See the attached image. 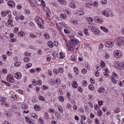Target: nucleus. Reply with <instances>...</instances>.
Listing matches in <instances>:
<instances>
[{
	"label": "nucleus",
	"instance_id": "f257e3e1",
	"mask_svg": "<svg viewBox=\"0 0 124 124\" xmlns=\"http://www.w3.org/2000/svg\"><path fill=\"white\" fill-rule=\"evenodd\" d=\"M70 40L68 41L69 47L68 48L69 51H73L74 49L78 50L80 47V43L78 39L75 38L74 35L69 36Z\"/></svg>",
	"mask_w": 124,
	"mask_h": 124
},
{
	"label": "nucleus",
	"instance_id": "f03ea898",
	"mask_svg": "<svg viewBox=\"0 0 124 124\" xmlns=\"http://www.w3.org/2000/svg\"><path fill=\"white\" fill-rule=\"evenodd\" d=\"M6 80L8 82L10 83H14V77L13 75L9 74L6 77Z\"/></svg>",
	"mask_w": 124,
	"mask_h": 124
},
{
	"label": "nucleus",
	"instance_id": "7ed1b4c3",
	"mask_svg": "<svg viewBox=\"0 0 124 124\" xmlns=\"http://www.w3.org/2000/svg\"><path fill=\"white\" fill-rule=\"evenodd\" d=\"M113 55L115 58H122L123 53L120 50H115L113 53Z\"/></svg>",
	"mask_w": 124,
	"mask_h": 124
},
{
	"label": "nucleus",
	"instance_id": "20e7f679",
	"mask_svg": "<svg viewBox=\"0 0 124 124\" xmlns=\"http://www.w3.org/2000/svg\"><path fill=\"white\" fill-rule=\"evenodd\" d=\"M105 46L108 48H112L114 46V43L110 41H106L105 43Z\"/></svg>",
	"mask_w": 124,
	"mask_h": 124
},
{
	"label": "nucleus",
	"instance_id": "39448f33",
	"mask_svg": "<svg viewBox=\"0 0 124 124\" xmlns=\"http://www.w3.org/2000/svg\"><path fill=\"white\" fill-rule=\"evenodd\" d=\"M11 11H10V10H3L1 12V16H2V17H5V16H6V15H7V14H9V13H11Z\"/></svg>",
	"mask_w": 124,
	"mask_h": 124
},
{
	"label": "nucleus",
	"instance_id": "423d86ee",
	"mask_svg": "<svg viewBox=\"0 0 124 124\" xmlns=\"http://www.w3.org/2000/svg\"><path fill=\"white\" fill-rule=\"evenodd\" d=\"M95 21H97V23H102L103 22V19L100 16H96L94 18Z\"/></svg>",
	"mask_w": 124,
	"mask_h": 124
},
{
	"label": "nucleus",
	"instance_id": "0eeeda50",
	"mask_svg": "<svg viewBox=\"0 0 124 124\" xmlns=\"http://www.w3.org/2000/svg\"><path fill=\"white\" fill-rule=\"evenodd\" d=\"M7 4H8V5L10 6V7H14V6H15V2H14L12 0L8 1Z\"/></svg>",
	"mask_w": 124,
	"mask_h": 124
},
{
	"label": "nucleus",
	"instance_id": "6e6552de",
	"mask_svg": "<svg viewBox=\"0 0 124 124\" xmlns=\"http://www.w3.org/2000/svg\"><path fill=\"white\" fill-rule=\"evenodd\" d=\"M15 77L16 79H21L22 78V74L20 72H18L15 74Z\"/></svg>",
	"mask_w": 124,
	"mask_h": 124
},
{
	"label": "nucleus",
	"instance_id": "1a4fd4ad",
	"mask_svg": "<svg viewBox=\"0 0 124 124\" xmlns=\"http://www.w3.org/2000/svg\"><path fill=\"white\" fill-rule=\"evenodd\" d=\"M92 5H93V1L92 0L88 1V2L86 4V7H88L89 8H92Z\"/></svg>",
	"mask_w": 124,
	"mask_h": 124
},
{
	"label": "nucleus",
	"instance_id": "9d476101",
	"mask_svg": "<svg viewBox=\"0 0 124 124\" xmlns=\"http://www.w3.org/2000/svg\"><path fill=\"white\" fill-rule=\"evenodd\" d=\"M97 91L98 93H104V92H105V89L104 88V87H101L98 89Z\"/></svg>",
	"mask_w": 124,
	"mask_h": 124
},
{
	"label": "nucleus",
	"instance_id": "9b49d317",
	"mask_svg": "<svg viewBox=\"0 0 124 124\" xmlns=\"http://www.w3.org/2000/svg\"><path fill=\"white\" fill-rule=\"evenodd\" d=\"M77 14L78 16H82V15H84L85 14V12L79 10L77 11Z\"/></svg>",
	"mask_w": 124,
	"mask_h": 124
},
{
	"label": "nucleus",
	"instance_id": "f8f14e48",
	"mask_svg": "<svg viewBox=\"0 0 124 124\" xmlns=\"http://www.w3.org/2000/svg\"><path fill=\"white\" fill-rule=\"evenodd\" d=\"M115 67L116 69H119V70H122V65L120 63H116L115 65Z\"/></svg>",
	"mask_w": 124,
	"mask_h": 124
},
{
	"label": "nucleus",
	"instance_id": "ddd939ff",
	"mask_svg": "<svg viewBox=\"0 0 124 124\" xmlns=\"http://www.w3.org/2000/svg\"><path fill=\"white\" fill-rule=\"evenodd\" d=\"M97 29V28H96V27H95L94 26H91L89 27V29L90 30V31H92L93 32H94Z\"/></svg>",
	"mask_w": 124,
	"mask_h": 124
},
{
	"label": "nucleus",
	"instance_id": "4468645a",
	"mask_svg": "<svg viewBox=\"0 0 124 124\" xmlns=\"http://www.w3.org/2000/svg\"><path fill=\"white\" fill-rule=\"evenodd\" d=\"M25 120L27 123H28L30 124H32V122H31V118L29 117H26Z\"/></svg>",
	"mask_w": 124,
	"mask_h": 124
},
{
	"label": "nucleus",
	"instance_id": "2eb2a0df",
	"mask_svg": "<svg viewBox=\"0 0 124 124\" xmlns=\"http://www.w3.org/2000/svg\"><path fill=\"white\" fill-rule=\"evenodd\" d=\"M36 21H37V24L38 25L41 24V23H43V22H44V21H43V19H42V18H37Z\"/></svg>",
	"mask_w": 124,
	"mask_h": 124
},
{
	"label": "nucleus",
	"instance_id": "dca6fc26",
	"mask_svg": "<svg viewBox=\"0 0 124 124\" xmlns=\"http://www.w3.org/2000/svg\"><path fill=\"white\" fill-rule=\"evenodd\" d=\"M47 46H48V47H50V48H53V47H54L53 42H52L51 41H48L47 43Z\"/></svg>",
	"mask_w": 124,
	"mask_h": 124
},
{
	"label": "nucleus",
	"instance_id": "f3484780",
	"mask_svg": "<svg viewBox=\"0 0 124 124\" xmlns=\"http://www.w3.org/2000/svg\"><path fill=\"white\" fill-rule=\"evenodd\" d=\"M70 7L71 8H73L74 9H75V8L77 7V6L76 5V4H75L74 2H71L70 3Z\"/></svg>",
	"mask_w": 124,
	"mask_h": 124
},
{
	"label": "nucleus",
	"instance_id": "a211bd4d",
	"mask_svg": "<svg viewBox=\"0 0 124 124\" xmlns=\"http://www.w3.org/2000/svg\"><path fill=\"white\" fill-rule=\"evenodd\" d=\"M72 87L75 89H77L78 88V84H77V82L76 81H74Z\"/></svg>",
	"mask_w": 124,
	"mask_h": 124
},
{
	"label": "nucleus",
	"instance_id": "6ab92c4d",
	"mask_svg": "<svg viewBox=\"0 0 124 124\" xmlns=\"http://www.w3.org/2000/svg\"><path fill=\"white\" fill-rule=\"evenodd\" d=\"M34 108L36 111H40V107L37 105L34 106Z\"/></svg>",
	"mask_w": 124,
	"mask_h": 124
},
{
	"label": "nucleus",
	"instance_id": "aec40b11",
	"mask_svg": "<svg viewBox=\"0 0 124 124\" xmlns=\"http://www.w3.org/2000/svg\"><path fill=\"white\" fill-rule=\"evenodd\" d=\"M6 115L7 117V118H9L12 116V112L10 111H6Z\"/></svg>",
	"mask_w": 124,
	"mask_h": 124
},
{
	"label": "nucleus",
	"instance_id": "412c9836",
	"mask_svg": "<svg viewBox=\"0 0 124 124\" xmlns=\"http://www.w3.org/2000/svg\"><path fill=\"white\" fill-rule=\"evenodd\" d=\"M1 83H3V84H5L6 86H8V87H10L11 86V84H10L9 82H7L6 81H4L3 80H1Z\"/></svg>",
	"mask_w": 124,
	"mask_h": 124
},
{
	"label": "nucleus",
	"instance_id": "4be33fe9",
	"mask_svg": "<svg viewBox=\"0 0 124 124\" xmlns=\"http://www.w3.org/2000/svg\"><path fill=\"white\" fill-rule=\"evenodd\" d=\"M21 107L23 109H28L29 107L28 106V105L26 104H24L21 105Z\"/></svg>",
	"mask_w": 124,
	"mask_h": 124
},
{
	"label": "nucleus",
	"instance_id": "5701e85b",
	"mask_svg": "<svg viewBox=\"0 0 124 124\" xmlns=\"http://www.w3.org/2000/svg\"><path fill=\"white\" fill-rule=\"evenodd\" d=\"M112 75L113 77H115V79H119V76H118V74L115 72L112 73Z\"/></svg>",
	"mask_w": 124,
	"mask_h": 124
},
{
	"label": "nucleus",
	"instance_id": "b1692460",
	"mask_svg": "<svg viewBox=\"0 0 124 124\" xmlns=\"http://www.w3.org/2000/svg\"><path fill=\"white\" fill-rule=\"evenodd\" d=\"M102 14L104 15V16H107V17H109V14L107 12V11H103L102 12Z\"/></svg>",
	"mask_w": 124,
	"mask_h": 124
},
{
	"label": "nucleus",
	"instance_id": "393cba45",
	"mask_svg": "<svg viewBox=\"0 0 124 124\" xmlns=\"http://www.w3.org/2000/svg\"><path fill=\"white\" fill-rule=\"evenodd\" d=\"M18 36H22L23 37L24 35H25V32H24L23 31H19L18 33Z\"/></svg>",
	"mask_w": 124,
	"mask_h": 124
},
{
	"label": "nucleus",
	"instance_id": "a878e982",
	"mask_svg": "<svg viewBox=\"0 0 124 124\" xmlns=\"http://www.w3.org/2000/svg\"><path fill=\"white\" fill-rule=\"evenodd\" d=\"M74 71L75 73H76V74L78 75V73L79 72V71H78V68H77V67H75L74 68Z\"/></svg>",
	"mask_w": 124,
	"mask_h": 124
},
{
	"label": "nucleus",
	"instance_id": "bb28decb",
	"mask_svg": "<svg viewBox=\"0 0 124 124\" xmlns=\"http://www.w3.org/2000/svg\"><path fill=\"white\" fill-rule=\"evenodd\" d=\"M58 110L59 111H60V112H61V114H62V113H63V109H62V106H59Z\"/></svg>",
	"mask_w": 124,
	"mask_h": 124
},
{
	"label": "nucleus",
	"instance_id": "cd10ccee",
	"mask_svg": "<svg viewBox=\"0 0 124 124\" xmlns=\"http://www.w3.org/2000/svg\"><path fill=\"white\" fill-rule=\"evenodd\" d=\"M89 89L91 90V91H93V90H94V87L93 85L90 84L89 85Z\"/></svg>",
	"mask_w": 124,
	"mask_h": 124
},
{
	"label": "nucleus",
	"instance_id": "c85d7f7f",
	"mask_svg": "<svg viewBox=\"0 0 124 124\" xmlns=\"http://www.w3.org/2000/svg\"><path fill=\"white\" fill-rule=\"evenodd\" d=\"M60 59H63L65 57V54L62 53V52L60 53Z\"/></svg>",
	"mask_w": 124,
	"mask_h": 124
},
{
	"label": "nucleus",
	"instance_id": "c756f323",
	"mask_svg": "<svg viewBox=\"0 0 124 124\" xmlns=\"http://www.w3.org/2000/svg\"><path fill=\"white\" fill-rule=\"evenodd\" d=\"M23 60L25 62H30V57H25Z\"/></svg>",
	"mask_w": 124,
	"mask_h": 124
},
{
	"label": "nucleus",
	"instance_id": "7c9ffc66",
	"mask_svg": "<svg viewBox=\"0 0 124 124\" xmlns=\"http://www.w3.org/2000/svg\"><path fill=\"white\" fill-rule=\"evenodd\" d=\"M82 85L84 87H87V86H88V82L87 81L83 80L82 81Z\"/></svg>",
	"mask_w": 124,
	"mask_h": 124
},
{
	"label": "nucleus",
	"instance_id": "2f4dec72",
	"mask_svg": "<svg viewBox=\"0 0 124 124\" xmlns=\"http://www.w3.org/2000/svg\"><path fill=\"white\" fill-rule=\"evenodd\" d=\"M59 100H60V101H61L62 102H63V101H64V98L62 96H59Z\"/></svg>",
	"mask_w": 124,
	"mask_h": 124
},
{
	"label": "nucleus",
	"instance_id": "473e14b6",
	"mask_svg": "<svg viewBox=\"0 0 124 124\" xmlns=\"http://www.w3.org/2000/svg\"><path fill=\"white\" fill-rule=\"evenodd\" d=\"M50 4H51L52 6H55V7L58 6V4L56 2H52L50 3Z\"/></svg>",
	"mask_w": 124,
	"mask_h": 124
},
{
	"label": "nucleus",
	"instance_id": "72a5a7b5",
	"mask_svg": "<svg viewBox=\"0 0 124 124\" xmlns=\"http://www.w3.org/2000/svg\"><path fill=\"white\" fill-rule=\"evenodd\" d=\"M56 83L57 84V85H60L61 83H62V81L60 79H56L55 80Z\"/></svg>",
	"mask_w": 124,
	"mask_h": 124
},
{
	"label": "nucleus",
	"instance_id": "f704fd0d",
	"mask_svg": "<svg viewBox=\"0 0 124 124\" xmlns=\"http://www.w3.org/2000/svg\"><path fill=\"white\" fill-rule=\"evenodd\" d=\"M99 33H100V31L98 29L94 32V34H96V35H98Z\"/></svg>",
	"mask_w": 124,
	"mask_h": 124
},
{
	"label": "nucleus",
	"instance_id": "c9c22d12",
	"mask_svg": "<svg viewBox=\"0 0 124 124\" xmlns=\"http://www.w3.org/2000/svg\"><path fill=\"white\" fill-rule=\"evenodd\" d=\"M98 116H99V117H101L102 116V110H99L98 111Z\"/></svg>",
	"mask_w": 124,
	"mask_h": 124
},
{
	"label": "nucleus",
	"instance_id": "e433bc0d",
	"mask_svg": "<svg viewBox=\"0 0 124 124\" xmlns=\"http://www.w3.org/2000/svg\"><path fill=\"white\" fill-rule=\"evenodd\" d=\"M38 1L40 2V4H38V5H42L44 3H45V1L43 0H38Z\"/></svg>",
	"mask_w": 124,
	"mask_h": 124
},
{
	"label": "nucleus",
	"instance_id": "4c0bfd02",
	"mask_svg": "<svg viewBox=\"0 0 124 124\" xmlns=\"http://www.w3.org/2000/svg\"><path fill=\"white\" fill-rule=\"evenodd\" d=\"M111 81L113 82V83H114V84H116V79H115V77H110Z\"/></svg>",
	"mask_w": 124,
	"mask_h": 124
},
{
	"label": "nucleus",
	"instance_id": "58836bf2",
	"mask_svg": "<svg viewBox=\"0 0 124 124\" xmlns=\"http://www.w3.org/2000/svg\"><path fill=\"white\" fill-rule=\"evenodd\" d=\"M39 98L40 100H41L42 101H45V98L43 96H40Z\"/></svg>",
	"mask_w": 124,
	"mask_h": 124
},
{
	"label": "nucleus",
	"instance_id": "ea45409f",
	"mask_svg": "<svg viewBox=\"0 0 124 124\" xmlns=\"http://www.w3.org/2000/svg\"><path fill=\"white\" fill-rule=\"evenodd\" d=\"M32 65V64L31 63H28L26 66H25V67L26 68H30V67H31V66Z\"/></svg>",
	"mask_w": 124,
	"mask_h": 124
},
{
	"label": "nucleus",
	"instance_id": "a19ab883",
	"mask_svg": "<svg viewBox=\"0 0 124 124\" xmlns=\"http://www.w3.org/2000/svg\"><path fill=\"white\" fill-rule=\"evenodd\" d=\"M93 5L95 7H97L98 6V2H97V1H95L94 2V3H93Z\"/></svg>",
	"mask_w": 124,
	"mask_h": 124
},
{
	"label": "nucleus",
	"instance_id": "79ce46f5",
	"mask_svg": "<svg viewBox=\"0 0 124 124\" xmlns=\"http://www.w3.org/2000/svg\"><path fill=\"white\" fill-rule=\"evenodd\" d=\"M59 73H63V69L62 67H60L59 70Z\"/></svg>",
	"mask_w": 124,
	"mask_h": 124
},
{
	"label": "nucleus",
	"instance_id": "37998d69",
	"mask_svg": "<svg viewBox=\"0 0 124 124\" xmlns=\"http://www.w3.org/2000/svg\"><path fill=\"white\" fill-rule=\"evenodd\" d=\"M71 59L73 62H76V58L73 55L71 56Z\"/></svg>",
	"mask_w": 124,
	"mask_h": 124
},
{
	"label": "nucleus",
	"instance_id": "c03bdc74",
	"mask_svg": "<svg viewBox=\"0 0 124 124\" xmlns=\"http://www.w3.org/2000/svg\"><path fill=\"white\" fill-rule=\"evenodd\" d=\"M44 36L46 39H49V38H50V35L48 33H45Z\"/></svg>",
	"mask_w": 124,
	"mask_h": 124
},
{
	"label": "nucleus",
	"instance_id": "a18cd8bd",
	"mask_svg": "<svg viewBox=\"0 0 124 124\" xmlns=\"http://www.w3.org/2000/svg\"><path fill=\"white\" fill-rule=\"evenodd\" d=\"M58 2L61 3V4H63V5H64V4H65V2H64V1L62 0H58Z\"/></svg>",
	"mask_w": 124,
	"mask_h": 124
},
{
	"label": "nucleus",
	"instance_id": "49530a36",
	"mask_svg": "<svg viewBox=\"0 0 124 124\" xmlns=\"http://www.w3.org/2000/svg\"><path fill=\"white\" fill-rule=\"evenodd\" d=\"M0 99H2L3 102V103H2L3 104L6 103L5 101H6V98H5L4 97H0Z\"/></svg>",
	"mask_w": 124,
	"mask_h": 124
},
{
	"label": "nucleus",
	"instance_id": "de8ad7c7",
	"mask_svg": "<svg viewBox=\"0 0 124 124\" xmlns=\"http://www.w3.org/2000/svg\"><path fill=\"white\" fill-rule=\"evenodd\" d=\"M61 17L62 19H63V20H64V19H65L66 18V15L62 14V15H61Z\"/></svg>",
	"mask_w": 124,
	"mask_h": 124
},
{
	"label": "nucleus",
	"instance_id": "09e8293b",
	"mask_svg": "<svg viewBox=\"0 0 124 124\" xmlns=\"http://www.w3.org/2000/svg\"><path fill=\"white\" fill-rule=\"evenodd\" d=\"M31 116L33 117V118H34V119H37V118H38V116L35 113H32Z\"/></svg>",
	"mask_w": 124,
	"mask_h": 124
},
{
	"label": "nucleus",
	"instance_id": "8fccbe9b",
	"mask_svg": "<svg viewBox=\"0 0 124 124\" xmlns=\"http://www.w3.org/2000/svg\"><path fill=\"white\" fill-rule=\"evenodd\" d=\"M101 65L102 68H103V67H105V62H103V61H102L101 62Z\"/></svg>",
	"mask_w": 124,
	"mask_h": 124
},
{
	"label": "nucleus",
	"instance_id": "3c124183",
	"mask_svg": "<svg viewBox=\"0 0 124 124\" xmlns=\"http://www.w3.org/2000/svg\"><path fill=\"white\" fill-rule=\"evenodd\" d=\"M37 85H38L39 86H41V85L42 84V81L40 79L38 80L37 81Z\"/></svg>",
	"mask_w": 124,
	"mask_h": 124
},
{
	"label": "nucleus",
	"instance_id": "603ef678",
	"mask_svg": "<svg viewBox=\"0 0 124 124\" xmlns=\"http://www.w3.org/2000/svg\"><path fill=\"white\" fill-rule=\"evenodd\" d=\"M82 73H83V74H86L87 72H88V71H87V69H82L81 71Z\"/></svg>",
	"mask_w": 124,
	"mask_h": 124
},
{
	"label": "nucleus",
	"instance_id": "864d4df0",
	"mask_svg": "<svg viewBox=\"0 0 124 124\" xmlns=\"http://www.w3.org/2000/svg\"><path fill=\"white\" fill-rule=\"evenodd\" d=\"M104 75H105V76H106L107 78H109L110 77V76H109L108 73L106 72H104Z\"/></svg>",
	"mask_w": 124,
	"mask_h": 124
},
{
	"label": "nucleus",
	"instance_id": "5fc2aeb1",
	"mask_svg": "<svg viewBox=\"0 0 124 124\" xmlns=\"http://www.w3.org/2000/svg\"><path fill=\"white\" fill-rule=\"evenodd\" d=\"M53 72L55 73V74H59V70L57 69H54L53 70Z\"/></svg>",
	"mask_w": 124,
	"mask_h": 124
},
{
	"label": "nucleus",
	"instance_id": "6e6d98bb",
	"mask_svg": "<svg viewBox=\"0 0 124 124\" xmlns=\"http://www.w3.org/2000/svg\"><path fill=\"white\" fill-rule=\"evenodd\" d=\"M30 36L31 38H35V37H36L37 36L32 34V33H31V34H30Z\"/></svg>",
	"mask_w": 124,
	"mask_h": 124
},
{
	"label": "nucleus",
	"instance_id": "4d7b16f0",
	"mask_svg": "<svg viewBox=\"0 0 124 124\" xmlns=\"http://www.w3.org/2000/svg\"><path fill=\"white\" fill-rule=\"evenodd\" d=\"M67 96L68 98H69V99H70V98H71V95L70 94V93L67 92Z\"/></svg>",
	"mask_w": 124,
	"mask_h": 124
},
{
	"label": "nucleus",
	"instance_id": "13d9d810",
	"mask_svg": "<svg viewBox=\"0 0 124 124\" xmlns=\"http://www.w3.org/2000/svg\"><path fill=\"white\" fill-rule=\"evenodd\" d=\"M95 123L96 124H100L99 120H98V118H95Z\"/></svg>",
	"mask_w": 124,
	"mask_h": 124
},
{
	"label": "nucleus",
	"instance_id": "bf43d9fd",
	"mask_svg": "<svg viewBox=\"0 0 124 124\" xmlns=\"http://www.w3.org/2000/svg\"><path fill=\"white\" fill-rule=\"evenodd\" d=\"M81 118L82 119L83 121H86L87 120V117L84 115H81Z\"/></svg>",
	"mask_w": 124,
	"mask_h": 124
},
{
	"label": "nucleus",
	"instance_id": "052dcab7",
	"mask_svg": "<svg viewBox=\"0 0 124 124\" xmlns=\"http://www.w3.org/2000/svg\"><path fill=\"white\" fill-rule=\"evenodd\" d=\"M45 119H49V114H48V113H45Z\"/></svg>",
	"mask_w": 124,
	"mask_h": 124
},
{
	"label": "nucleus",
	"instance_id": "680f3d73",
	"mask_svg": "<svg viewBox=\"0 0 124 124\" xmlns=\"http://www.w3.org/2000/svg\"><path fill=\"white\" fill-rule=\"evenodd\" d=\"M121 68L122 70L123 69V70H124V62H121Z\"/></svg>",
	"mask_w": 124,
	"mask_h": 124
},
{
	"label": "nucleus",
	"instance_id": "e2e57ef3",
	"mask_svg": "<svg viewBox=\"0 0 124 124\" xmlns=\"http://www.w3.org/2000/svg\"><path fill=\"white\" fill-rule=\"evenodd\" d=\"M19 31V28L18 27H16L14 30V32H17Z\"/></svg>",
	"mask_w": 124,
	"mask_h": 124
},
{
	"label": "nucleus",
	"instance_id": "0e129e2a",
	"mask_svg": "<svg viewBox=\"0 0 124 124\" xmlns=\"http://www.w3.org/2000/svg\"><path fill=\"white\" fill-rule=\"evenodd\" d=\"M39 28L40 29H44V26L42 24H38Z\"/></svg>",
	"mask_w": 124,
	"mask_h": 124
},
{
	"label": "nucleus",
	"instance_id": "69168bd1",
	"mask_svg": "<svg viewBox=\"0 0 124 124\" xmlns=\"http://www.w3.org/2000/svg\"><path fill=\"white\" fill-rule=\"evenodd\" d=\"M90 82L91 84H94V82H95L94 79L92 78H90Z\"/></svg>",
	"mask_w": 124,
	"mask_h": 124
},
{
	"label": "nucleus",
	"instance_id": "338daca9",
	"mask_svg": "<svg viewBox=\"0 0 124 124\" xmlns=\"http://www.w3.org/2000/svg\"><path fill=\"white\" fill-rule=\"evenodd\" d=\"M15 97L16 98V96L15 95H12L11 97V99H12V100L13 101L14 100H15Z\"/></svg>",
	"mask_w": 124,
	"mask_h": 124
},
{
	"label": "nucleus",
	"instance_id": "774afa93",
	"mask_svg": "<svg viewBox=\"0 0 124 124\" xmlns=\"http://www.w3.org/2000/svg\"><path fill=\"white\" fill-rule=\"evenodd\" d=\"M8 22L9 23V25H11V24H12V23H13V20H12V19H9L8 20Z\"/></svg>",
	"mask_w": 124,
	"mask_h": 124
}]
</instances>
